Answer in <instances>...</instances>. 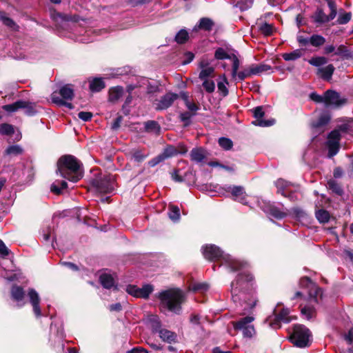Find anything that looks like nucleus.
<instances>
[{
	"label": "nucleus",
	"mask_w": 353,
	"mask_h": 353,
	"mask_svg": "<svg viewBox=\"0 0 353 353\" xmlns=\"http://www.w3.org/2000/svg\"><path fill=\"white\" fill-rule=\"evenodd\" d=\"M330 10V18L334 19L336 16V6L334 0H325Z\"/></svg>",
	"instance_id": "56"
},
{
	"label": "nucleus",
	"mask_w": 353,
	"mask_h": 353,
	"mask_svg": "<svg viewBox=\"0 0 353 353\" xmlns=\"http://www.w3.org/2000/svg\"><path fill=\"white\" fill-rule=\"evenodd\" d=\"M145 128L146 131L150 132L158 133L160 130V127L157 122L154 121H150L145 123Z\"/></svg>",
	"instance_id": "47"
},
{
	"label": "nucleus",
	"mask_w": 353,
	"mask_h": 353,
	"mask_svg": "<svg viewBox=\"0 0 353 353\" xmlns=\"http://www.w3.org/2000/svg\"><path fill=\"white\" fill-rule=\"evenodd\" d=\"M157 332H159V337L165 342L171 343L175 339L174 334L168 330L160 328Z\"/></svg>",
	"instance_id": "33"
},
{
	"label": "nucleus",
	"mask_w": 353,
	"mask_h": 353,
	"mask_svg": "<svg viewBox=\"0 0 353 353\" xmlns=\"http://www.w3.org/2000/svg\"><path fill=\"white\" fill-rule=\"evenodd\" d=\"M350 19H351V14L349 12H346V13L341 14L339 17L337 21L339 24H345L348 21H350Z\"/></svg>",
	"instance_id": "58"
},
{
	"label": "nucleus",
	"mask_w": 353,
	"mask_h": 353,
	"mask_svg": "<svg viewBox=\"0 0 353 353\" xmlns=\"http://www.w3.org/2000/svg\"><path fill=\"white\" fill-rule=\"evenodd\" d=\"M132 156V158L138 162L143 161L146 157V155L142 154L141 151L140 150L134 151Z\"/></svg>",
	"instance_id": "61"
},
{
	"label": "nucleus",
	"mask_w": 353,
	"mask_h": 353,
	"mask_svg": "<svg viewBox=\"0 0 353 353\" xmlns=\"http://www.w3.org/2000/svg\"><path fill=\"white\" fill-rule=\"evenodd\" d=\"M23 152V148L19 145H10L5 151L6 155L17 156Z\"/></svg>",
	"instance_id": "37"
},
{
	"label": "nucleus",
	"mask_w": 353,
	"mask_h": 353,
	"mask_svg": "<svg viewBox=\"0 0 353 353\" xmlns=\"http://www.w3.org/2000/svg\"><path fill=\"white\" fill-rule=\"evenodd\" d=\"M316 217L321 223H327L330 219V214L325 210H319L316 212Z\"/></svg>",
	"instance_id": "46"
},
{
	"label": "nucleus",
	"mask_w": 353,
	"mask_h": 353,
	"mask_svg": "<svg viewBox=\"0 0 353 353\" xmlns=\"http://www.w3.org/2000/svg\"><path fill=\"white\" fill-rule=\"evenodd\" d=\"M253 115L255 120L252 122L254 125L260 127H268L274 124V119L264 120V112L261 106H258L253 110Z\"/></svg>",
	"instance_id": "13"
},
{
	"label": "nucleus",
	"mask_w": 353,
	"mask_h": 353,
	"mask_svg": "<svg viewBox=\"0 0 353 353\" xmlns=\"http://www.w3.org/2000/svg\"><path fill=\"white\" fill-rule=\"evenodd\" d=\"M204 257L208 260L222 259L223 263L227 265L231 271L244 268L247 264L241 262L228 254H225L219 247L214 245H206L202 248Z\"/></svg>",
	"instance_id": "3"
},
{
	"label": "nucleus",
	"mask_w": 353,
	"mask_h": 353,
	"mask_svg": "<svg viewBox=\"0 0 353 353\" xmlns=\"http://www.w3.org/2000/svg\"><path fill=\"white\" fill-rule=\"evenodd\" d=\"M334 70L335 68L334 65L332 64H329L325 67L319 68L317 69L316 74L323 79L330 81L332 79Z\"/></svg>",
	"instance_id": "21"
},
{
	"label": "nucleus",
	"mask_w": 353,
	"mask_h": 353,
	"mask_svg": "<svg viewBox=\"0 0 353 353\" xmlns=\"http://www.w3.org/2000/svg\"><path fill=\"white\" fill-rule=\"evenodd\" d=\"M299 285L305 288L308 294L310 301L318 303V298L321 297V289L312 283L308 277H303L300 279Z\"/></svg>",
	"instance_id": "8"
},
{
	"label": "nucleus",
	"mask_w": 353,
	"mask_h": 353,
	"mask_svg": "<svg viewBox=\"0 0 353 353\" xmlns=\"http://www.w3.org/2000/svg\"><path fill=\"white\" fill-rule=\"evenodd\" d=\"M199 65L201 68V71L199 74V78L201 80L208 79V77L212 76L214 72V68L212 66H209V64L206 61L202 60L200 62Z\"/></svg>",
	"instance_id": "20"
},
{
	"label": "nucleus",
	"mask_w": 353,
	"mask_h": 353,
	"mask_svg": "<svg viewBox=\"0 0 353 353\" xmlns=\"http://www.w3.org/2000/svg\"><path fill=\"white\" fill-rule=\"evenodd\" d=\"M312 18L315 23L320 24L329 22L333 19L330 18V14L328 15L325 14L321 8H318L313 14Z\"/></svg>",
	"instance_id": "24"
},
{
	"label": "nucleus",
	"mask_w": 353,
	"mask_h": 353,
	"mask_svg": "<svg viewBox=\"0 0 353 353\" xmlns=\"http://www.w3.org/2000/svg\"><path fill=\"white\" fill-rule=\"evenodd\" d=\"M81 163L72 155H65L61 157L57 162V172H59L61 176L77 182L82 178Z\"/></svg>",
	"instance_id": "2"
},
{
	"label": "nucleus",
	"mask_w": 353,
	"mask_h": 353,
	"mask_svg": "<svg viewBox=\"0 0 353 353\" xmlns=\"http://www.w3.org/2000/svg\"><path fill=\"white\" fill-rule=\"evenodd\" d=\"M27 106H28V101L19 100L12 104L4 105L2 106V108L8 112H14Z\"/></svg>",
	"instance_id": "23"
},
{
	"label": "nucleus",
	"mask_w": 353,
	"mask_h": 353,
	"mask_svg": "<svg viewBox=\"0 0 353 353\" xmlns=\"http://www.w3.org/2000/svg\"><path fill=\"white\" fill-rule=\"evenodd\" d=\"M325 42V39L319 34H313L310 37V43L314 47L323 46Z\"/></svg>",
	"instance_id": "39"
},
{
	"label": "nucleus",
	"mask_w": 353,
	"mask_h": 353,
	"mask_svg": "<svg viewBox=\"0 0 353 353\" xmlns=\"http://www.w3.org/2000/svg\"><path fill=\"white\" fill-rule=\"evenodd\" d=\"M219 143L225 150H230L232 147V141L228 138L221 137L219 139Z\"/></svg>",
	"instance_id": "51"
},
{
	"label": "nucleus",
	"mask_w": 353,
	"mask_h": 353,
	"mask_svg": "<svg viewBox=\"0 0 353 353\" xmlns=\"http://www.w3.org/2000/svg\"><path fill=\"white\" fill-rule=\"evenodd\" d=\"M275 185L278 189V192L285 196V192L287 191L290 183L283 179H279L275 182Z\"/></svg>",
	"instance_id": "35"
},
{
	"label": "nucleus",
	"mask_w": 353,
	"mask_h": 353,
	"mask_svg": "<svg viewBox=\"0 0 353 353\" xmlns=\"http://www.w3.org/2000/svg\"><path fill=\"white\" fill-rule=\"evenodd\" d=\"M330 115L328 113L321 114L318 120L312 124L313 130L316 132L323 131L325 126L330 122Z\"/></svg>",
	"instance_id": "17"
},
{
	"label": "nucleus",
	"mask_w": 353,
	"mask_h": 353,
	"mask_svg": "<svg viewBox=\"0 0 353 353\" xmlns=\"http://www.w3.org/2000/svg\"><path fill=\"white\" fill-rule=\"evenodd\" d=\"M301 314L305 316L307 319H310L314 314V310L310 306L303 307L301 310Z\"/></svg>",
	"instance_id": "53"
},
{
	"label": "nucleus",
	"mask_w": 353,
	"mask_h": 353,
	"mask_svg": "<svg viewBox=\"0 0 353 353\" xmlns=\"http://www.w3.org/2000/svg\"><path fill=\"white\" fill-rule=\"evenodd\" d=\"M230 59L232 61V77L233 79L236 80L237 71L240 65V61L238 57L234 54H232Z\"/></svg>",
	"instance_id": "45"
},
{
	"label": "nucleus",
	"mask_w": 353,
	"mask_h": 353,
	"mask_svg": "<svg viewBox=\"0 0 353 353\" xmlns=\"http://www.w3.org/2000/svg\"><path fill=\"white\" fill-rule=\"evenodd\" d=\"M252 75H259L263 72L271 70V66L267 64L250 65H249Z\"/></svg>",
	"instance_id": "28"
},
{
	"label": "nucleus",
	"mask_w": 353,
	"mask_h": 353,
	"mask_svg": "<svg viewBox=\"0 0 353 353\" xmlns=\"http://www.w3.org/2000/svg\"><path fill=\"white\" fill-rule=\"evenodd\" d=\"M78 117L84 121H88L91 119L92 114L90 112H80L78 114Z\"/></svg>",
	"instance_id": "62"
},
{
	"label": "nucleus",
	"mask_w": 353,
	"mask_h": 353,
	"mask_svg": "<svg viewBox=\"0 0 353 353\" xmlns=\"http://www.w3.org/2000/svg\"><path fill=\"white\" fill-rule=\"evenodd\" d=\"M189 38V34L185 29H181L175 36V41L179 44L185 43Z\"/></svg>",
	"instance_id": "40"
},
{
	"label": "nucleus",
	"mask_w": 353,
	"mask_h": 353,
	"mask_svg": "<svg viewBox=\"0 0 353 353\" xmlns=\"http://www.w3.org/2000/svg\"><path fill=\"white\" fill-rule=\"evenodd\" d=\"M165 159H163L162 155L159 154L157 157H156L155 158L152 159L151 161H149V165L151 167H154V166L157 165L158 163H159L160 162H161V161H163Z\"/></svg>",
	"instance_id": "64"
},
{
	"label": "nucleus",
	"mask_w": 353,
	"mask_h": 353,
	"mask_svg": "<svg viewBox=\"0 0 353 353\" xmlns=\"http://www.w3.org/2000/svg\"><path fill=\"white\" fill-rule=\"evenodd\" d=\"M187 150L185 149L183 151L179 152L174 146L169 145L164 149L163 152L161 154L164 159L172 157L176 155L179 153H185Z\"/></svg>",
	"instance_id": "32"
},
{
	"label": "nucleus",
	"mask_w": 353,
	"mask_h": 353,
	"mask_svg": "<svg viewBox=\"0 0 353 353\" xmlns=\"http://www.w3.org/2000/svg\"><path fill=\"white\" fill-rule=\"evenodd\" d=\"M25 293L23 289L17 285H13L11 289V296L13 300L17 302L19 306L24 305L23 302Z\"/></svg>",
	"instance_id": "18"
},
{
	"label": "nucleus",
	"mask_w": 353,
	"mask_h": 353,
	"mask_svg": "<svg viewBox=\"0 0 353 353\" xmlns=\"http://www.w3.org/2000/svg\"><path fill=\"white\" fill-rule=\"evenodd\" d=\"M148 321L150 323L153 332H156L161 328V322L157 315H149L148 316Z\"/></svg>",
	"instance_id": "34"
},
{
	"label": "nucleus",
	"mask_w": 353,
	"mask_h": 353,
	"mask_svg": "<svg viewBox=\"0 0 353 353\" xmlns=\"http://www.w3.org/2000/svg\"><path fill=\"white\" fill-rule=\"evenodd\" d=\"M221 78L223 81L218 83V90L222 92L223 96H226L228 94V90L226 87V85L228 84V82L225 74H223Z\"/></svg>",
	"instance_id": "48"
},
{
	"label": "nucleus",
	"mask_w": 353,
	"mask_h": 353,
	"mask_svg": "<svg viewBox=\"0 0 353 353\" xmlns=\"http://www.w3.org/2000/svg\"><path fill=\"white\" fill-rule=\"evenodd\" d=\"M14 133V128L12 125L3 123L0 125V134L3 135H10Z\"/></svg>",
	"instance_id": "49"
},
{
	"label": "nucleus",
	"mask_w": 353,
	"mask_h": 353,
	"mask_svg": "<svg viewBox=\"0 0 353 353\" xmlns=\"http://www.w3.org/2000/svg\"><path fill=\"white\" fill-rule=\"evenodd\" d=\"M214 57L218 60L230 59L232 57V54H230L225 49L219 48L214 52Z\"/></svg>",
	"instance_id": "38"
},
{
	"label": "nucleus",
	"mask_w": 353,
	"mask_h": 353,
	"mask_svg": "<svg viewBox=\"0 0 353 353\" xmlns=\"http://www.w3.org/2000/svg\"><path fill=\"white\" fill-rule=\"evenodd\" d=\"M245 337L251 338L255 334V330L252 325L247 326L244 330H241Z\"/></svg>",
	"instance_id": "57"
},
{
	"label": "nucleus",
	"mask_w": 353,
	"mask_h": 353,
	"mask_svg": "<svg viewBox=\"0 0 353 353\" xmlns=\"http://www.w3.org/2000/svg\"><path fill=\"white\" fill-rule=\"evenodd\" d=\"M74 97V90L71 85H65L61 87L59 92H54L51 94L52 101L59 106H65L69 109H72L73 105L71 103L65 101V100H72Z\"/></svg>",
	"instance_id": "6"
},
{
	"label": "nucleus",
	"mask_w": 353,
	"mask_h": 353,
	"mask_svg": "<svg viewBox=\"0 0 353 353\" xmlns=\"http://www.w3.org/2000/svg\"><path fill=\"white\" fill-rule=\"evenodd\" d=\"M290 310L288 308H283L282 310L279 312H277V309L275 308L274 310V319H272V317H269L267 319V322H268L269 325L273 329H278L281 327L280 323H289L292 320L294 319L292 316H290Z\"/></svg>",
	"instance_id": "9"
},
{
	"label": "nucleus",
	"mask_w": 353,
	"mask_h": 353,
	"mask_svg": "<svg viewBox=\"0 0 353 353\" xmlns=\"http://www.w3.org/2000/svg\"><path fill=\"white\" fill-rule=\"evenodd\" d=\"M159 298L161 305L169 311L179 314L181 312V305L185 300V296L179 289H169L159 293Z\"/></svg>",
	"instance_id": "4"
},
{
	"label": "nucleus",
	"mask_w": 353,
	"mask_h": 353,
	"mask_svg": "<svg viewBox=\"0 0 353 353\" xmlns=\"http://www.w3.org/2000/svg\"><path fill=\"white\" fill-rule=\"evenodd\" d=\"M327 185L330 190L339 195L343 194V190L341 186L334 180H330L327 182Z\"/></svg>",
	"instance_id": "50"
},
{
	"label": "nucleus",
	"mask_w": 353,
	"mask_h": 353,
	"mask_svg": "<svg viewBox=\"0 0 353 353\" xmlns=\"http://www.w3.org/2000/svg\"><path fill=\"white\" fill-rule=\"evenodd\" d=\"M28 296L29 298L30 303H31L33 312L37 317H40L41 316V311L39 306L40 303V297L37 292L31 288L28 290Z\"/></svg>",
	"instance_id": "14"
},
{
	"label": "nucleus",
	"mask_w": 353,
	"mask_h": 353,
	"mask_svg": "<svg viewBox=\"0 0 353 353\" xmlns=\"http://www.w3.org/2000/svg\"><path fill=\"white\" fill-rule=\"evenodd\" d=\"M169 218L173 221H177L180 219V210L177 206L170 205L168 212Z\"/></svg>",
	"instance_id": "41"
},
{
	"label": "nucleus",
	"mask_w": 353,
	"mask_h": 353,
	"mask_svg": "<svg viewBox=\"0 0 353 353\" xmlns=\"http://www.w3.org/2000/svg\"><path fill=\"white\" fill-rule=\"evenodd\" d=\"M253 1L254 0H239L236 6L241 10H246L252 6Z\"/></svg>",
	"instance_id": "54"
},
{
	"label": "nucleus",
	"mask_w": 353,
	"mask_h": 353,
	"mask_svg": "<svg viewBox=\"0 0 353 353\" xmlns=\"http://www.w3.org/2000/svg\"><path fill=\"white\" fill-rule=\"evenodd\" d=\"M310 99L317 103H324L325 104V93L324 96L319 95L315 92L310 94Z\"/></svg>",
	"instance_id": "59"
},
{
	"label": "nucleus",
	"mask_w": 353,
	"mask_h": 353,
	"mask_svg": "<svg viewBox=\"0 0 353 353\" xmlns=\"http://www.w3.org/2000/svg\"><path fill=\"white\" fill-rule=\"evenodd\" d=\"M99 281L103 288L110 289L115 286V281L113 276L110 274L104 272L100 275Z\"/></svg>",
	"instance_id": "25"
},
{
	"label": "nucleus",
	"mask_w": 353,
	"mask_h": 353,
	"mask_svg": "<svg viewBox=\"0 0 353 353\" xmlns=\"http://www.w3.org/2000/svg\"><path fill=\"white\" fill-rule=\"evenodd\" d=\"M0 21L12 30H17L19 28L17 23L3 12H0Z\"/></svg>",
	"instance_id": "30"
},
{
	"label": "nucleus",
	"mask_w": 353,
	"mask_h": 353,
	"mask_svg": "<svg viewBox=\"0 0 353 353\" xmlns=\"http://www.w3.org/2000/svg\"><path fill=\"white\" fill-rule=\"evenodd\" d=\"M250 76H252V75L250 67L248 66L243 70L240 71L239 72H237L236 79L242 81V80H244L245 78L249 77Z\"/></svg>",
	"instance_id": "55"
},
{
	"label": "nucleus",
	"mask_w": 353,
	"mask_h": 353,
	"mask_svg": "<svg viewBox=\"0 0 353 353\" xmlns=\"http://www.w3.org/2000/svg\"><path fill=\"white\" fill-rule=\"evenodd\" d=\"M66 187L67 183L65 181H55L51 185V191L56 194H60L61 190Z\"/></svg>",
	"instance_id": "42"
},
{
	"label": "nucleus",
	"mask_w": 353,
	"mask_h": 353,
	"mask_svg": "<svg viewBox=\"0 0 353 353\" xmlns=\"http://www.w3.org/2000/svg\"><path fill=\"white\" fill-rule=\"evenodd\" d=\"M259 28L260 32L265 37L272 35L275 30L274 26L268 23H261Z\"/></svg>",
	"instance_id": "36"
},
{
	"label": "nucleus",
	"mask_w": 353,
	"mask_h": 353,
	"mask_svg": "<svg viewBox=\"0 0 353 353\" xmlns=\"http://www.w3.org/2000/svg\"><path fill=\"white\" fill-rule=\"evenodd\" d=\"M123 89L121 86L113 87L109 90V100L112 102L117 101L123 95Z\"/></svg>",
	"instance_id": "27"
},
{
	"label": "nucleus",
	"mask_w": 353,
	"mask_h": 353,
	"mask_svg": "<svg viewBox=\"0 0 353 353\" xmlns=\"http://www.w3.org/2000/svg\"><path fill=\"white\" fill-rule=\"evenodd\" d=\"M192 114L188 112L181 113L180 114V118L182 121L185 123V125H188L190 123V119L192 117Z\"/></svg>",
	"instance_id": "63"
},
{
	"label": "nucleus",
	"mask_w": 353,
	"mask_h": 353,
	"mask_svg": "<svg viewBox=\"0 0 353 353\" xmlns=\"http://www.w3.org/2000/svg\"><path fill=\"white\" fill-rule=\"evenodd\" d=\"M231 193L234 197V200L245 205L247 204L245 193L244 189L241 186H234L231 188Z\"/></svg>",
	"instance_id": "22"
},
{
	"label": "nucleus",
	"mask_w": 353,
	"mask_h": 353,
	"mask_svg": "<svg viewBox=\"0 0 353 353\" xmlns=\"http://www.w3.org/2000/svg\"><path fill=\"white\" fill-rule=\"evenodd\" d=\"M231 294L233 301L242 306L245 312L252 310L258 301L253 288V277L247 272L239 274L232 282Z\"/></svg>",
	"instance_id": "1"
},
{
	"label": "nucleus",
	"mask_w": 353,
	"mask_h": 353,
	"mask_svg": "<svg viewBox=\"0 0 353 353\" xmlns=\"http://www.w3.org/2000/svg\"><path fill=\"white\" fill-rule=\"evenodd\" d=\"M179 95L172 92H168L161 98L157 103V109L165 110L172 105L174 101L176 100Z\"/></svg>",
	"instance_id": "16"
},
{
	"label": "nucleus",
	"mask_w": 353,
	"mask_h": 353,
	"mask_svg": "<svg viewBox=\"0 0 353 353\" xmlns=\"http://www.w3.org/2000/svg\"><path fill=\"white\" fill-rule=\"evenodd\" d=\"M302 56L301 50H295L290 53H285L283 54V58L285 61H294L298 59Z\"/></svg>",
	"instance_id": "44"
},
{
	"label": "nucleus",
	"mask_w": 353,
	"mask_h": 353,
	"mask_svg": "<svg viewBox=\"0 0 353 353\" xmlns=\"http://www.w3.org/2000/svg\"><path fill=\"white\" fill-rule=\"evenodd\" d=\"M264 211L278 219H281L288 215V210L283 206L279 207L272 204L268 205Z\"/></svg>",
	"instance_id": "15"
},
{
	"label": "nucleus",
	"mask_w": 353,
	"mask_h": 353,
	"mask_svg": "<svg viewBox=\"0 0 353 353\" xmlns=\"http://www.w3.org/2000/svg\"><path fill=\"white\" fill-rule=\"evenodd\" d=\"M208 156L206 150L201 148H194L190 152V158L192 161L201 163Z\"/></svg>",
	"instance_id": "19"
},
{
	"label": "nucleus",
	"mask_w": 353,
	"mask_h": 353,
	"mask_svg": "<svg viewBox=\"0 0 353 353\" xmlns=\"http://www.w3.org/2000/svg\"><path fill=\"white\" fill-rule=\"evenodd\" d=\"M254 320L253 316H248L239 320L238 321L234 322L233 325L234 329L243 330L247 326H250L252 322Z\"/></svg>",
	"instance_id": "26"
},
{
	"label": "nucleus",
	"mask_w": 353,
	"mask_h": 353,
	"mask_svg": "<svg viewBox=\"0 0 353 353\" xmlns=\"http://www.w3.org/2000/svg\"><path fill=\"white\" fill-rule=\"evenodd\" d=\"M340 138L341 133L339 130H334L329 134L327 141V145L329 149V157L336 155L339 152Z\"/></svg>",
	"instance_id": "10"
},
{
	"label": "nucleus",
	"mask_w": 353,
	"mask_h": 353,
	"mask_svg": "<svg viewBox=\"0 0 353 353\" xmlns=\"http://www.w3.org/2000/svg\"><path fill=\"white\" fill-rule=\"evenodd\" d=\"M208 289V285L206 283H195L192 286L193 291L204 292Z\"/></svg>",
	"instance_id": "60"
},
{
	"label": "nucleus",
	"mask_w": 353,
	"mask_h": 353,
	"mask_svg": "<svg viewBox=\"0 0 353 353\" xmlns=\"http://www.w3.org/2000/svg\"><path fill=\"white\" fill-rule=\"evenodd\" d=\"M152 291L153 287L151 285H145L141 288L132 285L126 287V292L129 294L138 298L146 299Z\"/></svg>",
	"instance_id": "12"
},
{
	"label": "nucleus",
	"mask_w": 353,
	"mask_h": 353,
	"mask_svg": "<svg viewBox=\"0 0 353 353\" xmlns=\"http://www.w3.org/2000/svg\"><path fill=\"white\" fill-rule=\"evenodd\" d=\"M114 176L110 174L95 179L92 182L93 187L99 193H110L114 189Z\"/></svg>",
	"instance_id": "7"
},
{
	"label": "nucleus",
	"mask_w": 353,
	"mask_h": 353,
	"mask_svg": "<svg viewBox=\"0 0 353 353\" xmlns=\"http://www.w3.org/2000/svg\"><path fill=\"white\" fill-rule=\"evenodd\" d=\"M309 63L313 66L321 68L327 63V59L325 57H314L308 61Z\"/></svg>",
	"instance_id": "43"
},
{
	"label": "nucleus",
	"mask_w": 353,
	"mask_h": 353,
	"mask_svg": "<svg viewBox=\"0 0 353 353\" xmlns=\"http://www.w3.org/2000/svg\"><path fill=\"white\" fill-rule=\"evenodd\" d=\"M213 25L214 23L211 19L202 18L200 19L199 24L194 26L193 31H196L198 29L210 31L212 30Z\"/></svg>",
	"instance_id": "29"
},
{
	"label": "nucleus",
	"mask_w": 353,
	"mask_h": 353,
	"mask_svg": "<svg viewBox=\"0 0 353 353\" xmlns=\"http://www.w3.org/2000/svg\"><path fill=\"white\" fill-rule=\"evenodd\" d=\"M346 103V99L342 98L340 94L334 90H328L325 92V105L338 108Z\"/></svg>",
	"instance_id": "11"
},
{
	"label": "nucleus",
	"mask_w": 353,
	"mask_h": 353,
	"mask_svg": "<svg viewBox=\"0 0 353 353\" xmlns=\"http://www.w3.org/2000/svg\"><path fill=\"white\" fill-rule=\"evenodd\" d=\"M203 86L206 92L211 93L213 92L215 89L214 82L212 80L204 79L203 80Z\"/></svg>",
	"instance_id": "52"
},
{
	"label": "nucleus",
	"mask_w": 353,
	"mask_h": 353,
	"mask_svg": "<svg viewBox=\"0 0 353 353\" xmlns=\"http://www.w3.org/2000/svg\"><path fill=\"white\" fill-rule=\"evenodd\" d=\"M105 88V83L102 78H94L90 81V89L92 92H99Z\"/></svg>",
	"instance_id": "31"
},
{
	"label": "nucleus",
	"mask_w": 353,
	"mask_h": 353,
	"mask_svg": "<svg viewBox=\"0 0 353 353\" xmlns=\"http://www.w3.org/2000/svg\"><path fill=\"white\" fill-rule=\"evenodd\" d=\"M311 332L305 326L295 325L290 340L296 347H305L311 343Z\"/></svg>",
	"instance_id": "5"
}]
</instances>
